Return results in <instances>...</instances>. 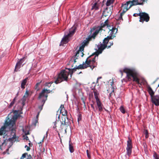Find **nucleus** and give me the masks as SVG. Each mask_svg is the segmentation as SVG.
Instances as JSON below:
<instances>
[{
	"instance_id": "1",
	"label": "nucleus",
	"mask_w": 159,
	"mask_h": 159,
	"mask_svg": "<svg viewBox=\"0 0 159 159\" xmlns=\"http://www.w3.org/2000/svg\"><path fill=\"white\" fill-rule=\"evenodd\" d=\"M123 72L126 73L127 77L129 80H131V77L133 79V81L136 82L137 83L141 85L143 84V85H146L147 87L149 85L146 80L144 79L142 80L140 83L139 79L137 77V72L134 69L125 68Z\"/></svg>"
},
{
	"instance_id": "2",
	"label": "nucleus",
	"mask_w": 159,
	"mask_h": 159,
	"mask_svg": "<svg viewBox=\"0 0 159 159\" xmlns=\"http://www.w3.org/2000/svg\"><path fill=\"white\" fill-rule=\"evenodd\" d=\"M69 75V72L63 70L61 71L58 74L56 80L55 81L56 84H58L62 81H68V76Z\"/></svg>"
},
{
	"instance_id": "3",
	"label": "nucleus",
	"mask_w": 159,
	"mask_h": 159,
	"mask_svg": "<svg viewBox=\"0 0 159 159\" xmlns=\"http://www.w3.org/2000/svg\"><path fill=\"white\" fill-rule=\"evenodd\" d=\"M108 37L105 38L103 40L102 44L101 42H100L98 45L97 47L98 50L93 53L94 55H96L97 56H98V55L102 53V51L107 47V44L108 43L109 40L107 39Z\"/></svg>"
},
{
	"instance_id": "4",
	"label": "nucleus",
	"mask_w": 159,
	"mask_h": 159,
	"mask_svg": "<svg viewBox=\"0 0 159 159\" xmlns=\"http://www.w3.org/2000/svg\"><path fill=\"white\" fill-rule=\"evenodd\" d=\"M76 28L75 27H72L69 30V32L67 35L64 36L60 43V46L63 45L64 44H66L67 43V40L69 36H71L75 32Z\"/></svg>"
},
{
	"instance_id": "5",
	"label": "nucleus",
	"mask_w": 159,
	"mask_h": 159,
	"mask_svg": "<svg viewBox=\"0 0 159 159\" xmlns=\"http://www.w3.org/2000/svg\"><path fill=\"white\" fill-rule=\"evenodd\" d=\"M13 125H12L8 121V120L5 121L4 125L0 129V135L5 134L7 131V129L12 127Z\"/></svg>"
},
{
	"instance_id": "6",
	"label": "nucleus",
	"mask_w": 159,
	"mask_h": 159,
	"mask_svg": "<svg viewBox=\"0 0 159 159\" xmlns=\"http://www.w3.org/2000/svg\"><path fill=\"white\" fill-rule=\"evenodd\" d=\"M59 110H60V113H61L63 116L62 118V121L61 120V126L62 125H66L67 123L66 122V116L67 115V111L64 109V106L62 105H61Z\"/></svg>"
},
{
	"instance_id": "7",
	"label": "nucleus",
	"mask_w": 159,
	"mask_h": 159,
	"mask_svg": "<svg viewBox=\"0 0 159 159\" xmlns=\"http://www.w3.org/2000/svg\"><path fill=\"white\" fill-rule=\"evenodd\" d=\"M127 146L126 148V153L127 155L130 157L132 153V144L131 139L129 137H128V140L127 141Z\"/></svg>"
},
{
	"instance_id": "8",
	"label": "nucleus",
	"mask_w": 159,
	"mask_h": 159,
	"mask_svg": "<svg viewBox=\"0 0 159 159\" xmlns=\"http://www.w3.org/2000/svg\"><path fill=\"white\" fill-rule=\"evenodd\" d=\"M14 115L12 117L11 119L8 118L7 120H8V121L12 125H14L15 124V121L17 119L18 117L19 116V111L15 110L13 112Z\"/></svg>"
},
{
	"instance_id": "9",
	"label": "nucleus",
	"mask_w": 159,
	"mask_h": 159,
	"mask_svg": "<svg viewBox=\"0 0 159 159\" xmlns=\"http://www.w3.org/2000/svg\"><path fill=\"white\" fill-rule=\"evenodd\" d=\"M51 91L49 89H47L44 88L41 91V92L39 93L38 98L39 99H41L43 98V99H45L46 97L47 99L48 94L47 93H50Z\"/></svg>"
},
{
	"instance_id": "10",
	"label": "nucleus",
	"mask_w": 159,
	"mask_h": 159,
	"mask_svg": "<svg viewBox=\"0 0 159 159\" xmlns=\"http://www.w3.org/2000/svg\"><path fill=\"white\" fill-rule=\"evenodd\" d=\"M139 18V21L143 23L144 21H145L146 22H148L149 21V20L150 17L147 13L145 12H142L141 13Z\"/></svg>"
},
{
	"instance_id": "11",
	"label": "nucleus",
	"mask_w": 159,
	"mask_h": 159,
	"mask_svg": "<svg viewBox=\"0 0 159 159\" xmlns=\"http://www.w3.org/2000/svg\"><path fill=\"white\" fill-rule=\"evenodd\" d=\"M97 34H96V33H95V32H94L92 34L91 36H89L87 38H86L82 42L83 47L88 44L89 43V41L91 40L92 38H93L94 39L95 36Z\"/></svg>"
},
{
	"instance_id": "12",
	"label": "nucleus",
	"mask_w": 159,
	"mask_h": 159,
	"mask_svg": "<svg viewBox=\"0 0 159 159\" xmlns=\"http://www.w3.org/2000/svg\"><path fill=\"white\" fill-rule=\"evenodd\" d=\"M130 2L129 1L126 2H124L122 4L121 6V9L123 11V13H125L126 12L130 7H129Z\"/></svg>"
},
{
	"instance_id": "13",
	"label": "nucleus",
	"mask_w": 159,
	"mask_h": 159,
	"mask_svg": "<svg viewBox=\"0 0 159 159\" xmlns=\"http://www.w3.org/2000/svg\"><path fill=\"white\" fill-rule=\"evenodd\" d=\"M117 31V29L116 28H112L111 30H110V32L109 34V35L107 36V37H108L107 39L109 40L110 39H113L114 37H116L115 35L116 34Z\"/></svg>"
},
{
	"instance_id": "14",
	"label": "nucleus",
	"mask_w": 159,
	"mask_h": 159,
	"mask_svg": "<svg viewBox=\"0 0 159 159\" xmlns=\"http://www.w3.org/2000/svg\"><path fill=\"white\" fill-rule=\"evenodd\" d=\"M11 134L12 135L11 138H9L7 139V141L11 142L12 143L14 142L16 140L17 138L15 132V130L13 129L11 130Z\"/></svg>"
},
{
	"instance_id": "15",
	"label": "nucleus",
	"mask_w": 159,
	"mask_h": 159,
	"mask_svg": "<svg viewBox=\"0 0 159 159\" xmlns=\"http://www.w3.org/2000/svg\"><path fill=\"white\" fill-rule=\"evenodd\" d=\"M152 102L156 106H159V96L156 95L151 98Z\"/></svg>"
},
{
	"instance_id": "16",
	"label": "nucleus",
	"mask_w": 159,
	"mask_h": 159,
	"mask_svg": "<svg viewBox=\"0 0 159 159\" xmlns=\"http://www.w3.org/2000/svg\"><path fill=\"white\" fill-rule=\"evenodd\" d=\"M81 44V46L80 47L79 50L76 52L75 55L74 56H73L71 58V59H73V60L74 61V63H75L76 62V60L78 59V57H79V55H78V54L80 53V51H81L82 49V50H84V48L85 46H84L83 47L82 43Z\"/></svg>"
},
{
	"instance_id": "17",
	"label": "nucleus",
	"mask_w": 159,
	"mask_h": 159,
	"mask_svg": "<svg viewBox=\"0 0 159 159\" xmlns=\"http://www.w3.org/2000/svg\"><path fill=\"white\" fill-rule=\"evenodd\" d=\"M24 58L25 57H24L23 58L20 59V60L17 62L16 64L15 69H14L15 71H17V70L20 67L21 65L23 62L24 61Z\"/></svg>"
},
{
	"instance_id": "18",
	"label": "nucleus",
	"mask_w": 159,
	"mask_h": 159,
	"mask_svg": "<svg viewBox=\"0 0 159 159\" xmlns=\"http://www.w3.org/2000/svg\"><path fill=\"white\" fill-rule=\"evenodd\" d=\"M139 0H133L132 1H129L130 2L129 7H131L133 6L138 5H142V3L141 2H139Z\"/></svg>"
},
{
	"instance_id": "19",
	"label": "nucleus",
	"mask_w": 159,
	"mask_h": 159,
	"mask_svg": "<svg viewBox=\"0 0 159 159\" xmlns=\"http://www.w3.org/2000/svg\"><path fill=\"white\" fill-rule=\"evenodd\" d=\"M96 103L97 107V108L98 109L100 112L102 111H103V105L100 100L96 101Z\"/></svg>"
},
{
	"instance_id": "20",
	"label": "nucleus",
	"mask_w": 159,
	"mask_h": 159,
	"mask_svg": "<svg viewBox=\"0 0 159 159\" xmlns=\"http://www.w3.org/2000/svg\"><path fill=\"white\" fill-rule=\"evenodd\" d=\"M93 55H94L93 54ZM95 55V56L91 60H90L91 61V64L92 66V70H93L94 68L96 67L97 65V63L95 62V59L97 57V58H98V56H96Z\"/></svg>"
},
{
	"instance_id": "21",
	"label": "nucleus",
	"mask_w": 159,
	"mask_h": 159,
	"mask_svg": "<svg viewBox=\"0 0 159 159\" xmlns=\"http://www.w3.org/2000/svg\"><path fill=\"white\" fill-rule=\"evenodd\" d=\"M100 4L97 2H95L93 4L91 10H97L99 9V7Z\"/></svg>"
},
{
	"instance_id": "22",
	"label": "nucleus",
	"mask_w": 159,
	"mask_h": 159,
	"mask_svg": "<svg viewBox=\"0 0 159 159\" xmlns=\"http://www.w3.org/2000/svg\"><path fill=\"white\" fill-rule=\"evenodd\" d=\"M147 88L148 89V91L151 98L154 96L153 95H154V93L149 85H148Z\"/></svg>"
},
{
	"instance_id": "23",
	"label": "nucleus",
	"mask_w": 159,
	"mask_h": 159,
	"mask_svg": "<svg viewBox=\"0 0 159 159\" xmlns=\"http://www.w3.org/2000/svg\"><path fill=\"white\" fill-rule=\"evenodd\" d=\"M69 149L70 153H73L74 151L73 144L71 142L70 139L69 141Z\"/></svg>"
},
{
	"instance_id": "24",
	"label": "nucleus",
	"mask_w": 159,
	"mask_h": 159,
	"mask_svg": "<svg viewBox=\"0 0 159 159\" xmlns=\"http://www.w3.org/2000/svg\"><path fill=\"white\" fill-rule=\"evenodd\" d=\"M94 30L95 31L94 32H95V33H96V34H98L99 33V31L101 30L100 27H98V26L96 28L94 27H93L90 30L91 33H92V32Z\"/></svg>"
},
{
	"instance_id": "25",
	"label": "nucleus",
	"mask_w": 159,
	"mask_h": 159,
	"mask_svg": "<svg viewBox=\"0 0 159 159\" xmlns=\"http://www.w3.org/2000/svg\"><path fill=\"white\" fill-rule=\"evenodd\" d=\"M27 78H26L24 80H23L21 85V88L23 89L25 88V85L27 81Z\"/></svg>"
},
{
	"instance_id": "26",
	"label": "nucleus",
	"mask_w": 159,
	"mask_h": 159,
	"mask_svg": "<svg viewBox=\"0 0 159 159\" xmlns=\"http://www.w3.org/2000/svg\"><path fill=\"white\" fill-rule=\"evenodd\" d=\"M66 69H67L68 70L69 72V74H70V77H71V76L74 72H75L76 70L77 69L76 68V67H75L74 68H72L71 69H70V68H66Z\"/></svg>"
},
{
	"instance_id": "27",
	"label": "nucleus",
	"mask_w": 159,
	"mask_h": 159,
	"mask_svg": "<svg viewBox=\"0 0 159 159\" xmlns=\"http://www.w3.org/2000/svg\"><path fill=\"white\" fill-rule=\"evenodd\" d=\"M93 93L94 94V97L95 98L96 101H97L100 100L98 98V95H99V93L98 92L97 90H94L93 91Z\"/></svg>"
},
{
	"instance_id": "28",
	"label": "nucleus",
	"mask_w": 159,
	"mask_h": 159,
	"mask_svg": "<svg viewBox=\"0 0 159 159\" xmlns=\"http://www.w3.org/2000/svg\"><path fill=\"white\" fill-rule=\"evenodd\" d=\"M47 100L46 97V98L45 99H43L41 101V104L42 105L41 106H40L39 107V109L40 110H41L43 109V106L45 103V101Z\"/></svg>"
},
{
	"instance_id": "29",
	"label": "nucleus",
	"mask_w": 159,
	"mask_h": 159,
	"mask_svg": "<svg viewBox=\"0 0 159 159\" xmlns=\"http://www.w3.org/2000/svg\"><path fill=\"white\" fill-rule=\"evenodd\" d=\"M124 13H123V12H122L119 16H117L116 17V18H117V20H120V21H121V20L123 21V19L122 18V16L124 15Z\"/></svg>"
},
{
	"instance_id": "30",
	"label": "nucleus",
	"mask_w": 159,
	"mask_h": 159,
	"mask_svg": "<svg viewBox=\"0 0 159 159\" xmlns=\"http://www.w3.org/2000/svg\"><path fill=\"white\" fill-rule=\"evenodd\" d=\"M115 0H107L106 2L107 6H109L111 5V4L113 3Z\"/></svg>"
},
{
	"instance_id": "31",
	"label": "nucleus",
	"mask_w": 159,
	"mask_h": 159,
	"mask_svg": "<svg viewBox=\"0 0 159 159\" xmlns=\"http://www.w3.org/2000/svg\"><path fill=\"white\" fill-rule=\"evenodd\" d=\"M83 65L84 69L86 68L87 67H88L89 66H90V67L92 69V66L90 64H89L88 63H87L86 64L83 63Z\"/></svg>"
},
{
	"instance_id": "32",
	"label": "nucleus",
	"mask_w": 159,
	"mask_h": 159,
	"mask_svg": "<svg viewBox=\"0 0 159 159\" xmlns=\"http://www.w3.org/2000/svg\"><path fill=\"white\" fill-rule=\"evenodd\" d=\"M52 83V82H46L44 84L45 86L48 87V88H49L51 86V85Z\"/></svg>"
},
{
	"instance_id": "33",
	"label": "nucleus",
	"mask_w": 159,
	"mask_h": 159,
	"mask_svg": "<svg viewBox=\"0 0 159 159\" xmlns=\"http://www.w3.org/2000/svg\"><path fill=\"white\" fill-rule=\"evenodd\" d=\"M153 157L154 159H159L158 155L155 152H154L153 153Z\"/></svg>"
},
{
	"instance_id": "34",
	"label": "nucleus",
	"mask_w": 159,
	"mask_h": 159,
	"mask_svg": "<svg viewBox=\"0 0 159 159\" xmlns=\"http://www.w3.org/2000/svg\"><path fill=\"white\" fill-rule=\"evenodd\" d=\"M120 111L123 113L124 114L125 113V110L124 108L122 106H121L120 108Z\"/></svg>"
},
{
	"instance_id": "35",
	"label": "nucleus",
	"mask_w": 159,
	"mask_h": 159,
	"mask_svg": "<svg viewBox=\"0 0 159 159\" xmlns=\"http://www.w3.org/2000/svg\"><path fill=\"white\" fill-rule=\"evenodd\" d=\"M76 68L77 69H84L83 64H80L77 66H76Z\"/></svg>"
},
{
	"instance_id": "36",
	"label": "nucleus",
	"mask_w": 159,
	"mask_h": 159,
	"mask_svg": "<svg viewBox=\"0 0 159 159\" xmlns=\"http://www.w3.org/2000/svg\"><path fill=\"white\" fill-rule=\"evenodd\" d=\"M144 134H145V138H147L148 137V133L147 130H145L144 131Z\"/></svg>"
},
{
	"instance_id": "37",
	"label": "nucleus",
	"mask_w": 159,
	"mask_h": 159,
	"mask_svg": "<svg viewBox=\"0 0 159 159\" xmlns=\"http://www.w3.org/2000/svg\"><path fill=\"white\" fill-rule=\"evenodd\" d=\"M91 56H92V55L89 56V57H88L87 58V59L85 62V64H87V63H88L89 64H91V61H90V60H88V59Z\"/></svg>"
},
{
	"instance_id": "38",
	"label": "nucleus",
	"mask_w": 159,
	"mask_h": 159,
	"mask_svg": "<svg viewBox=\"0 0 159 159\" xmlns=\"http://www.w3.org/2000/svg\"><path fill=\"white\" fill-rule=\"evenodd\" d=\"M28 153H25L23 154L20 158V159H24V158L26 157V156L27 155Z\"/></svg>"
},
{
	"instance_id": "39",
	"label": "nucleus",
	"mask_w": 159,
	"mask_h": 159,
	"mask_svg": "<svg viewBox=\"0 0 159 159\" xmlns=\"http://www.w3.org/2000/svg\"><path fill=\"white\" fill-rule=\"evenodd\" d=\"M106 25H104V24L103 23H102L100 25V26H98V27H100L101 28V30H102V28L105 26Z\"/></svg>"
},
{
	"instance_id": "40",
	"label": "nucleus",
	"mask_w": 159,
	"mask_h": 159,
	"mask_svg": "<svg viewBox=\"0 0 159 159\" xmlns=\"http://www.w3.org/2000/svg\"><path fill=\"white\" fill-rule=\"evenodd\" d=\"M29 96V93L27 90L25 93V95L23 96L24 97L27 98Z\"/></svg>"
},
{
	"instance_id": "41",
	"label": "nucleus",
	"mask_w": 159,
	"mask_h": 159,
	"mask_svg": "<svg viewBox=\"0 0 159 159\" xmlns=\"http://www.w3.org/2000/svg\"><path fill=\"white\" fill-rule=\"evenodd\" d=\"M86 152H87V157H88V158L89 159H90L91 158V156H90V154L89 153V152L88 150H86Z\"/></svg>"
},
{
	"instance_id": "42",
	"label": "nucleus",
	"mask_w": 159,
	"mask_h": 159,
	"mask_svg": "<svg viewBox=\"0 0 159 159\" xmlns=\"http://www.w3.org/2000/svg\"><path fill=\"white\" fill-rule=\"evenodd\" d=\"M9 147L7 149H6V151H4L3 152V154H5L6 153H7V154H9Z\"/></svg>"
},
{
	"instance_id": "43",
	"label": "nucleus",
	"mask_w": 159,
	"mask_h": 159,
	"mask_svg": "<svg viewBox=\"0 0 159 159\" xmlns=\"http://www.w3.org/2000/svg\"><path fill=\"white\" fill-rule=\"evenodd\" d=\"M14 103H13V102H11V103H10L9 105L8 106V107L10 108H11L14 105Z\"/></svg>"
},
{
	"instance_id": "44",
	"label": "nucleus",
	"mask_w": 159,
	"mask_h": 159,
	"mask_svg": "<svg viewBox=\"0 0 159 159\" xmlns=\"http://www.w3.org/2000/svg\"><path fill=\"white\" fill-rule=\"evenodd\" d=\"M110 45L107 46V47L108 48H109L111 47V46L113 45V42H109Z\"/></svg>"
},
{
	"instance_id": "45",
	"label": "nucleus",
	"mask_w": 159,
	"mask_h": 159,
	"mask_svg": "<svg viewBox=\"0 0 159 159\" xmlns=\"http://www.w3.org/2000/svg\"><path fill=\"white\" fill-rule=\"evenodd\" d=\"M140 14H141V13L140 12L139 14H138V13H134V14L133 16H135V17L138 16H140Z\"/></svg>"
},
{
	"instance_id": "46",
	"label": "nucleus",
	"mask_w": 159,
	"mask_h": 159,
	"mask_svg": "<svg viewBox=\"0 0 159 159\" xmlns=\"http://www.w3.org/2000/svg\"><path fill=\"white\" fill-rule=\"evenodd\" d=\"M106 26H108V21L107 20H106L103 23Z\"/></svg>"
},
{
	"instance_id": "47",
	"label": "nucleus",
	"mask_w": 159,
	"mask_h": 159,
	"mask_svg": "<svg viewBox=\"0 0 159 159\" xmlns=\"http://www.w3.org/2000/svg\"><path fill=\"white\" fill-rule=\"evenodd\" d=\"M25 148H26V150L27 151H29L30 149V148L27 145H25Z\"/></svg>"
},
{
	"instance_id": "48",
	"label": "nucleus",
	"mask_w": 159,
	"mask_h": 159,
	"mask_svg": "<svg viewBox=\"0 0 159 159\" xmlns=\"http://www.w3.org/2000/svg\"><path fill=\"white\" fill-rule=\"evenodd\" d=\"M32 159V157L30 154L28 155L27 159Z\"/></svg>"
},
{
	"instance_id": "49",
	"label": "nucleus",
	"mask_w": 159,
	"mask_h": 159,
	"mask_svg": "<svg viewBox=\"0 0 159 159\" xmlns=\"http://www.w3.org/2000/svg\"><path fill=\"white\" fill-rule=\"evenodd\" d=\"M26 98H25V97H23V98H22L21 99V101H22V102H25V101H26Z\"/></svg>"
},
{
	"instance_id": "50",
	"label": "nucleus",
	"mask_w": 159,
	"mask_h": 159,
	"mask_svg": "<svg viewBox=\"0 0 159 159\" xmlns=\"http://www.w3.org/2000/svg\"><path fill=\"white\" fill-rule=\"evenodd\" d=\"M144 2V0H139V2H141L142 3V5L143 4V2Z\"/></svg>"
},
{
	"instance_id": "51",
	"label": "nucleus",
	"mask_w": 159,
	"mask_h": 159,
	"mask_svg": "<svg viewBox=\"0 0 159 159\" xmlns=\"http://www.w3.org/2000/svg\"><path fill=\"white\" fill-rule=\"evenodd\" d=\"M91 107L93 108V110L94 111H95V108H94V107L93 105V104H91Z\"/></svg>"
},
{
	"instance_id": "52",
	"label": "nucleus",
	"mask_w": 159,
	"mask_h": 159,
	"mask_svg": "<svg viewBox=\"0 0 159 159\" xmlns=\"http://www.w3.org/2000/svg\"><path fill=\"white\" fill-rule=\"evenodd\" d=\"M83 50H82V49L81 51H80V53L81 54V57H83L84 55V53L83 52H82V51H83Z\"/></svg>"
},
{
	"instance_id": "53",
	"label": "nucleus",
	"mask_w": 159,
	"mask_h": 159,
	"mask_svg": "<svg viewBox=\"0 0 159 159\" xmlns=\"http://www.w3.org/2000/svg\"><path fill=\"white\" fill-rule=\"evenodd\" d=\"M16 97H15V98L13 99V101H12V102H13V103H14L15 100H16Z\"/></svg>"
},
{
	"instance_id": "54",
	"label": "nucleus",
	"mask_w": 159,
	"mask_h": 159,
	"mask_svg": "<svg viewBox=\"0 0 159 159\" xmlns=\"http://www.w3.org/2000/svg\"><path fill=\"white\" fill-rule=\"evenodd\" d=\"M81 120V117L80 116H79L78 119V121L79 122V121Z\"/></svg>"
},
{
	"instance_id": "55",
	"label": "nucleus",
	"mask_w": 159,
	"mask_h": 159,
	"mask_svg": "<svg viewBox=\"0 0 159 159\" xmlns=\"http://www.w3.org/2000/svg\"><path fill=\"white\" fill-rule=\"evenodd\" d=\"M113 93V92H111L109 94V96H108V97L109 98V97H111V95H112V93Z\"/></svg>"
},
{
	"instance_id": "56",
	"label": "nucleus",
	"mask_w": 159,
	"mask_h": 159,
	"mask_svg": "<svg viewBox=\"0 0 159 159\" xmlns=\"http://www.w3.org/2000/svg\"><path fill=\"white\" fill-rule=\"evenodd\" d=\"M111 89H112V92H114V87L113 86H111Z\"/></svg>"
},
{
	"instance_id": "57",
	"label": "nucleus",
	"mask_w": 159,
	"mask_h": 159,
	"mask_svg": "<svg viewBox=\"0 0 159 159\" xmlns=\"http://www.w3.org/2000/svg\"><path fill=\"white\" fill-rule=\"evenodd\" d=\"M56 122H54V126H53V128H55L56 127Z\"/></svg>"
},
{
	"instance_id": "58",
	"label": "nucleus",
	"mask_w": 159,
	"mask_h": 159,
	"mask_svg": "<svg viewBox=\"0 0 159 159\" xmlns=\"http://www.w3.org/2000/svg\"><path fill=\"white\" fill-rule=\"evenodd\" d=\"M25 102H22V104L23 105V106H24L25 105Z\"/></svg>"
},
{
	"instance_id": "59",
	"label": "nucleus",
	"mask_w": 159,
	"mask_h": 159,
	"mask_svg": "<svg viewBox=\"0 0 159 159\" xmlns=\"http://www.w3.org/2000/svg\"><path fill=\"white\" fill-rule=\"evenodd\" d=\"M113 84V81H112V82H111L110 83V85H111V86H112V85Z\"/></svg>"
},
{
	"instance_id": "60",
	"label": "nucleus",
	"mask_w": 159,
	"mask_h": 159,
	"mask_svg": "<svg viewBox=\"0 0 159 159\" xmlns=\"http://www.w3.org/2000/svg\"><path fill=\"white\" fill-rule=\"evenodd\" d=\"M102 78V77L101 76L99 77L97 79L98 80H99L100 79H101Z\"/></svg>"
},
{
	"instance_id": "61",
	"label": "nucleus",
	"mask_w": 159,
	"mask_h": 159,
	"mask_svg": "<svg viewBox=\"0 0 159 159\" xmlns=\"http://www.w3.org/2000/svg\"><path fill=\"white\" fill-rule=\"evenodd\" d=\"M40 83H37L36 84V86H38V85L40 84Z\"/></svg>"
},
{
	"instance_id": "62",
	"label": "nucleus",
	"mask_w": 159,
	"mask_h": 159,
	"mask_svg": "<svg viewBox=\"0 0 159 159\" xmlns=\"http://www.w3.org/2000/svg\"><path fill=\"white\" fill-rule=\"evenodd\" d=\"M120 73H121V74L122 75H123V71L122 70H120Z\"/></svg>"
},
{
	"instance_id": "63",
	"label": "nucleus",
	"mask_w": 159,
	"mask_h": 159,
	"mask_svg": "<svg viewBox=\"0 0 159 159\" xmlns=\"http://www.w3.org/2000/svg\"><path fill=\"white\" fill-rule=\"evenodd\" d=\"M25 139L26 140H29V138L28 137H27V136H26V138H25Z\"/></svg>"
},
{
	"instance_id": "64",
	"label": "nucleus",
	"mask_w": 159,
	"mask_h": 159,
	"mask_svg": "<svg viewBox=\"0 0 159 159\" xmlns=\"http://www.w3.org/2000/svg\"><path fill=\"white\" fill-rule=\"evenodd\" d=\"M98 80H98V79H97V81H96V83L97 84L98 83Z\"/></svg>"
}]
</instances>
